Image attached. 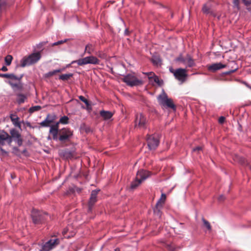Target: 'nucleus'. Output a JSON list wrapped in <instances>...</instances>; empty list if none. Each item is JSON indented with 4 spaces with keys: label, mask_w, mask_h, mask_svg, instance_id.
Instances as JSON below:
<instances>
[{
    "label": "nucleus",
    "mask_w": 251,
    "mask_h": 251,
    "mask_svg": "<svg viewBox=\"0 0 251 251\" xmlns=\"http://www.w3.org/2000/svg\"><path fill=\"white\" fill-rule=\"evenodd\" d=\"M40 52L33 53L27 57H24L21 61V66L24 67L26 66L31 65L36 63L41 58Z\"/></svg>",
    "instance_id": "obj_1"
},
{
    "label": "nucleus",
    "mask_w": 251,
    "mask_h": 251,
    "mask_svg": "<svg viewBox=\"0 0 251 251\" xmlns=\"http://www.w3.org/2000/svg\"><path fill=\"white\" fill-rule=\"evenodd\" d=\"M123 80L130 86L140 85L143 84L142 80L137 78L134 74H130L125 75Z\"/></svg>",
    "instance_id": "obj_2"
},
{
    "label": "nucleus",
    "mask_w": 251,
    "mask_h": 251,
    "mask_svg": "<svg viewBox=\"0 0 251 251\" xmlns=\"http://www.w3.org/2000/svg\"><path fill=\"white\" fill-rule=\"evenodd\" d=\"M176 61L181 62L187 67H192L195 65L194 60L189 54L185 56L181 55L176 59Z\"/></svg>",
    "instance_id": "obj_3"
},
{
    "label": "nucleus",
    "mask_w": 251,
    "mask_h": 251,
    "mask_svg": "<svg viewBox=\"0 0 251 251\" xmlns=\"http://www.w3.org/2000/svg\"><path fill=\"white\" fill-rule=\"evenodd\" d=\"M158 100L160 104L164 106H167L173 109L175 107L172 100L169 99L166 94L164 93L158 96Z\"/></svg>",
    "instance_id": "obj_4"
},
{
    "label": "nucleus",
    "mask_w": 251,
    "mask_h": 251,
    "mask_svg": "<svg viewBox=\"0 0 251 251\" xmlns=\"http://www.w3.org/2000/svg\"><path fill=\"white\" fill-rule=\"evenodd\" d=\"M60 243L58 238L51 239L43 245L40 251H50L55 248Z\"/></svg>",
    "instance_id": "obj_5"
},
{
    "label": "nucleus",
    "mask_w": 251,
    "mask_h": 251,
    "mask_svg": "<svg viewBox=\"0 0 251 251\" xmlns=\"http://www.w3.org/2000/svg\"><path fill=\"white\" fill-rule=\"evenodd\" d=\"M171 72L174 74L175 77L182 83L185 81L187 76V71L186 69L179 68L175 71L171 70Z\"/></svg>",
    "instance_id": "obj_6"
},
{
    "label": "nucleus",
    "mask_w": 251,
    "mask_h": 251,
    "mask_svg": "<svg viewBox=\"0 0 251 251\" xmlns=\"http://www.w3.org/2000/svg\"><path fill=\"white\" fill-rule=\"evenodd\" d=\"M148 146L150 150L155 149L159 145V139L157 135L149 136L147 139Z\"/></svg>",
    "instance_id": "obj_7"
},
{
    "label": "nucleus",
    "mask_w": 251,
    "mask_h": 251,
    "mask_svg": "<svg viewBox=\"0 0 251 251\" xmlns=\"http://www.w3.org/2000/svg\"><path fill=\"white\" fill-rule=\"evenodd\" d=\"M147 123L146 117L142 114L137 115L135 121V127L140 128H144L146 127V125Z\"/></svg>",
    "instance_id": "obj_8"
},
{
    "label": "nucleus",
    "mask_w": 251,
    "mask_h": 251,
    "mask_svg": "<svg viewBox=\"0 0 251 251\" xmlns=\"http://www.w3.org/2000/svg\"><path fill=\"white\" fill-rule=\"evenodd\" d=\"M73 135V132L68 128H63L61 131V134L59 137L60 141L68 140Z\"/></svg>",
    "instance_id": "obj_9"
},
{
    "label": "nucleus",
    "mask_w": 251,
    "mask_h": 251,
    "mask_svg": "<svg viewBox=\"0 0 251 251\" xmlns=\"http://www.w3.org/2000/svg\"><path fill=\"white\" fill-rule=\"evenodd\" d=\"M151 174L150 172L144 170H140L137 173L136 178L142 182L143 181L146 179L151 176Z\"/></svg>",
    "instance_id": "obj_10"
},
{
    "label": "nucleus",
    "mask_w": 251,
    "mask_h": 251,
    "mask_svg": "<svg viewBox=\"0 0 251 251\" xmlns=\"http://www.w3.org/2000/svg\"><path fill=\"white\" fill-rule=\"evenodd\" d=\"M11 137L15 141L18 145L20 146L23 144V140L21 138V134L16 130L13 129L10 130Z\"/></svg>",
    "instance_id": "obj_11"
},
{
    "label": "nucleus",
    "mask_w": 251,
    "mask_h": 251,
    "mask_svg": "<svg viewBox=\"0 0 251 251\" xmlns=\"http://www.w3.org/2000/svg\"><path fill=\"white\" fill-rule=\"evenodd\" d=\"M33 222L34 224H37L43 221V218L40 212L33 210L31 214Z\"/></svg>",
    "instance_id": "obj_12"
},
{
    "label": "nucleus",
    "mask_w": 251,
    "mask_h": 251,
    "mask_svg": "<svg viewBox=\"0 0 251 251\" xmlns=\"http://www.w3.org/2000/svg\"><path fill=\"white\" fill-rule=\"evenodd\" d=\"M58 123L50 126V133L52 135L53 140H57L58 139Z\"/></svg>",
    "instance_id": "obj_13"
},
{
    "label": "nucleus",
    "mask_w": 251,
    "mask_h": 251,
    "mask_svg": "<svg viewBox=\"0 0 251 251\" xmlns=\"http://www.w3.org/2000/svg\"><path fill=\"white\" fill-rule=\"evenodd\" d=\"M226 67V65L222 64L221 63H214L207 66V69L211 72H214L216 71Z\"/></svg>",
    "instance_id": "obj_14"
},
{
    "label": "nucleus",
    "mask_w": 251,
    "mask_h": 251,
    "mask_svg": "<svg viewBox=\"0 0 251 251\" xmlns=\"http://www.w3.org/2000/svg\"><path fill=\"white\" fill-rule=\"evenodd\" d=\"M99 191V190H94L91 192V197L89 201V209L90 210L97 201V196Z\"/></svg>",
    "instance_id": "obj_15"
},
{
    "label": "nucleus",
    "mask_w": 251,
    "mask_h": 251,
    "mask_svg": "<svg viewBox=\"0 0 251 251\" xmlns=\"http://www.w3.org/2000/svg\"><path fill=\"white\" fill-rule=\"evenodd\" d=\"M10 86L14 91H22L23 90V84L21 79L18 80L17 83L14 84L10 82Z\"/></svg>",
    "instance_id": "obj_16"
},
{
    "label": "nucleus",
    "mask_w": 251,
    "mask_h": 251,
    "mask_svg": "<svg viewBox=\"0 0 251 251\" xmlns=\"http://www.w3.org/2000/svg\"><path fill=\"white\" fill-rule=\"evenodd\" d=\"M10 119L14 125L19 127H21V124L19 122V118L15 114H11Z\"/></svg>",
    "instance_id": "obj_17"
},
{
    "label": "nucleus",
    "mask_w": 251,
    "mask_h": 251,
    "mask_svg": "<svg viewBox=\"0 0 251 251\" xmlns=\"http://www.w3.org/2000/svg\"><path fill=\"white\" fill-rule=\"evenodd\" d=\"M100 115L104 120H106L110 119L112 117L113 114L111 112L103 110L100 112Z\"/></svg>",
    "instance_id": "obj_18"
},
{
    "label": "nucleus",
    "mask_w": 251,
    "mask_h": 251,
    "mask_svg": "<svg viewBox=\"0 0 251 251\" xmlns=\"http://www.w3.org/2000/svg\"><path fill=\"white\" fill-rule=\"evenodd\" d=\"M88 64H98L100 63L99 60L94 56H89L86 57Z\"/></svg>",
    "instance_id": "obj_19"
},
{
    "label": "nucleus",
    "mask_w": 251,
    "mask_h": 251,
    "mask_svg": "<svg viewBox=\"0 0 251 251\" xmlns=\"http://www.w3.org/2000/svg\"><path fill=\"white\" fill-rule=\"evenodd\" d=\"M166 199V195L165 194L162 193L161 194L160 199L158 200V201H157V202L156 204V206L157 208L158 207H162V205L164 204V203Z\"/></svg>",
    "instance_id": "obj_20"
},
{
    "label": "nucleus",
    "mask_w": 251,
    "mask_h": 251,
    "mask_svg": "<svg viewBox=\"0 0 251 251\" xmlns=\"http://www.w3.org/2000/svg\"><path fill=\"white\" fill-rule=\"evenodd\" d=\"M75 63H77L79 66H83L88 64L86 57L82 59H79L77 60L73 61L72 62L71 64H74Z\"/></svg>",
    "instance_id": "obj_21"
},
{
    "label": "nucleus",
    "mask_w": 251,
    "mask_h": 251,
    "mask_svg": "<svg viewBox=\"0 0 251 251\" xmlns=\"http://www.w3.org/2000/svg\"><path fill=\"white\" fill-rule=\"evenodd\" d=\"M0 77L11 79H16V76L13 74H0Z\"/></svg>",
    "instance_id": "obj_22"
},
{
    "label": "nucleus",
    "mask_w": 251,
    "mask_h": 251,
    "mask_svg": "<svg viewBox=\"0 0 251 251\" xmlns=\"http://www.w3.org/2000/svg\"><path fill=\"white\" fill-rule=\"evenodd\" d=\"M8 138L9 135L6 132L0 134V144H3L4 141L7 140Z\"/></svg>",
    "instance_id": "obj_23"
},
{
    "label": "nucleus",
    "mask_w": 251,
    "mask_h": 251,
    "mask_svg": "<svg viewBox=\"0 0 251 251\" xmlns=\"http://www.w3.org/2000/svg\"><path fill=\"white\" fill-rule=\"evenodd\" d=\"M94 51V47L92 44H88L86 46L85 52L91 54Z\"/></svg>",
    "instance_id": "obj_24"
},
{
    "label": "nucleus",
    "mask_w": 251,
    "mask_h": 251,
    "mask_svg": "<svg viewBox=\"0 0 251 251\" xmlns=\"http://www.w3.org/2000/svg\"><path fill=\"white\" fill-rule=\"evenodd\" d=\"M26 97L23 94H18L17 95V102L19 104H21L22 103H24L25 101V100L26 99Z\"/></svg>",
    "instance_id": "obj_25"
},
{
    "label": "nucleus",
    "mask_w": 251,
    "mask_h": 251,
    "mask_svg": "<svg viewBox=\"0 0 251 251\" xmlns=\"http://www.w3.org/2000/svg\"><path fill=\"white\" fill-rule=\"evenodd\" d=\"M153 81L155 83L157 84L159 86H161L163 84V80H160L157 76H156L155 75L152 77V81Z\"/></svg>",
    "instance_id": "obj_26"
},
{
    "label": "nucleus",
    "mask_w": 251,
    "mask_h": 251,
    "mask_svg": "<svg viewBox=\"0 0 251 251\" xmlns=\"http://www.w3.org/2000/svg\"><path fill=\"white\" fill-rule=\"evenodd\" d=\"M142 182L140 181L139 179L135 178V180L132 182L131 185V187L132 189H135L137 186H138Z\"/></svg>",
    "instance_id": "obj_27"
},
{
    "label": "nucleus",
    "mask_w": 251,
    "mask_h": 251,
    "mask_svg": "<svg viewBox=\"0 0 251 251\" xmlns=\"http://www.w3.org/2000/svg\"><path fill=\"white\" fill-rule=\"evenodd\" d=\"M69 118L67 116H64L62 117H61L59 121L57 122V123H58V125L60 124H67L68 123Z\"/></svg>",
    "instance_id": "obj_28"
},
{
    "label": "nucleus",
    "mask_w": 251,
    "mask_h": 251,
    "mask_svg": "<svg viewBox=\"0 0 251 251\" xmlns=\"http://www.w3.org/2000/svg\"><path fill=\"white\" fill-rule=\"evenodd\" d=\"M13 57L11 55H7L4 58L5 64L7 66H9L12 62Z\"/></svg>",
    "instance_id": "obj_29"
},
{
    "label": "nucleus",
    "mask_w": 251,
    "mask_h": 251,
    "mask_svg": "<svg viewBox=\"0 0 251 251\" xmlns=\"http://www.w3.org/2000/svg\"><path fill=\"white\" fill-rule=\"evenodd\" d=\"M60 72H61V70L59 69L55 70L53 71H50V72H48V73H47L45 75V76L46 77H50V76L54 75L55 74H56L57 73H59Z\"/></svg>",
    "instance_id": "obj_30"
},
{
    "label": "nucleus",
    "mask_w": 251,
    "mask_h": 251,
    "mask_svg": "<svg viewBox=\"0 0 251 251\" xmlns=\"http://www.w3.org/2000/svg\"><path fill=\"white\" fill-rule=\"evenodd\" d=\"M52 122L51 120L48 119V117L43 122L41 123V125L43 126H49L50 124Z\"/></svg>",
    "instance_id": "obj_31"
},
{
    "label": "nucleus",
    "mask_w": 251,
    "mask_h": 251,
    "mask_svg": "<svg viewBox=\"0 0 251 251\" xmlns=\"http://www.w3.org/2000/svg\"><path fill=\"white\" fill-rule=\"evenodd\" d=\"M73 76V75L72 74H63L59 76V79L63 80H66L69 79L71 77Z\"/></svg>",
    "instance_id": "obj_32"
},
{
    "label": "nucleus",
    "mask_w": 251,
    "mask_h": 251,
    "mask_svg": "<svg viewBox=\"0 0 251 251\" xmlns=\"http://www.w3.org/2000/svg\"><path fill=\"white\" fill-rule=\"evenodd\" d=\"M202 11L205 14H208L210 12V6L207 4L203 5Z\"/></svg>",
    "instance_id": "obj_33"
},
{
    "label": "nucleus",
    "mask_w": 251,
    "mask_h": 251,
    "mask_svg": "<svg viewBox=\"0 0 251 251\" xmlns=\"http://www.w3.org/2000/svg\"><path fill=\"white\" fill-rule=\"evenodd\" d=\"M143 73L148 76V78L150 81H152V77L155 75L154 73L152 72Z\"/></svg>",
    "instance_id": "obj_34"
},
{
    "label": "nucleus",
    "mask_w": 251,
    "mask_h": 251,
    "mask_svg": "<svg viewBox=\"0 0 251 251\" xmlns=\"http://www.w3.org/2000/svg\"><path fill=\"white\" fill-rule=\"evenodd\" d=\"M202 220L204 225L207 228V229L209 230H211V227L210 223L207 221L205 220L204 219H202Z\"/></svg>",
    "instance_id": "obj_35"
},
{
    "label": "nucleus",
    "mask_w": 251,
    "mask_h": 251,
    "mask_svg": "<svg viewBox=\"0 0 251 251\" xmlns=\"http://www.w3.org/2000/svg\"><path fill=\"white\" fill-rule=\"evenodd\" d=\"M41 107L40 106H33V107H31V108H30L29 112L31 113H32L36 111L39 110L40 109H41Z\"/></svg>",
    "instance_id": "obj_36"
},
{
    "label": "nucleus",
    "mask_w": 251,
    "mask_h": 251,
    "mask_svg": "<svg viewBox=\"0 0 251 251\" xmlns=\"http://www.w3.org/2000/svg\"><path fill=\"white\" fill-rule=\"evenodd\" d=\"M22 77H18L16 76V79H11L7 81V82L10 85V82H12L14 84L17 83L18 80L21 79Z\"/></svg>",
    "instance_id": "obj_37"
},
{
    "label": "nucleus",
    "mask_w": 251,
    "mask_h": 251,
    "mask_svg": "<svg viewBox=\"0 0 251 251\" xmlns=\"http://www.w3.org/2000/svg\"><path fill=\"white\" fill-rule=\"evenodd\" d=\"M79 99L83 102L85 103V104L87 106H88L89 105V102L87 99H86L83 96H80L79 97Z\"/></svg>",
    "instance_id": "obj_38"
},
{
    "label": "nucleus",
    "mask_w": 251,
    "mask_h": 251,
    "mask_svg": "<svg viewBox=\"0 0 251 251\" xmlns=\"http://www.w3.org/2000/svg\"><path fill=\"white\" fill-rule=\"evenodd\" d=\"M66 41V40L59 41H58V42H56L52 44V46H57V45H59L62 44H63V43L65 42Z\"/></svg>",
    "instance_id": "obj_39"
},
{
    "label": "nucleus",
    "mask_w": 251,
    "mask_h": 251,
    "mask_svg": "<svg viewBox=\"0 0 251 251\" xmlns=\"http://www.w3.org/2000/svg\"><path fill=\"white\" fill-rule=\"evenodd\" d=\"M225 121V118L224 117L221 116L219 119V123L220 124H223L224 123Z\"/></svg>",
    "instance_id": "obj_40"
},
{
    "label": "nucleus",
    "mask_w": 251,
    "mask_h": 251,
    "mask_svg": "<svg viewBox=\"0 0 251 251\" xmlns=\"http://www.w3.org/2000/svg\"><path fill=\"white\" fill-rule=\"evenodd\" d=\"M243 1L246 5L250 4L251 3V0H243Z\"/></svg>",
    "instance_id": "obj_41"
},
{
    "label": "nucleus",
    "mask_w": 251,
    "mask_h": 251,
    "mask_svg": "<svg viewBox=\"0 0 251 251\" xmlns=\"http://www.w3.org/2000/svg\"><path fill=\"white\" fill-rule=\"evenodd\" d=\"M201 150V147H197L196 148L193 149V151H200Z\"/></svg>",
    "instance_id": "obj_42"
},
{
    "label": "nucleus",
    "mask_w": 251,
    "mask_h": 251,
    "mask_svg": "<svg viewBox=\"0 0 251 251\" xmlns=\"http://www.w3.org/2000/svg\"><path fill=\"white\" fill-rule=\"evenodd\" d=\"M233 3L235 6L238 7L239 3L238 0H233Z\"/></svg>",
    "instance_id": "obj_43"
},
{
    "label": "nucleus",
    "mask_w": 251,
    "mask_h": 251,
    "mask_svg": "<svg viewBox=\"0 0 251 251\" xmlns=\"http://www.w3.org/2000/svg\"><path fill=\"white\" fill-rule=\"evenodd\" d=\"M0 70L4 72H6L8 70L7 67L5 66H3Z\"/></svg>",
    "instance_id": "obj_44"
},
{
    "label": "nucleus",
    "mask_w": 251,
    "mask_h": 251,
    "mask_svg": "<svg viewBox=\"0 0 251 251\" xmlns=\"http://www.w3.org/2000/svg\"><path fill=\"white\" fill-rule=\"evenodd\" d=\"M12 139V138L11 137V136L10 137V136H9V138L7 139V140H8V143L9 144H10L11 143Z\"/></svg>",
    "instance_id": "obj_45"
},
{
    "label": "nucleus",
    "mask_w": 251,
    "mask_h": 251,
    "mask_svg": "<svg viewBox=\"0 0 251 251\" xmlns=\"http://www.w3.org/2000/svg\"><path fill=\"white\" fill-rule=\"evenodd\" d=\"M224 198L223 196H221L219 198V200H224Z\"/></svg>",
    "instance_id": "obj_46"
},
{
    "label": "nucleus",
    "mask_w": 251,
    "mask_h": 251,
    "mask_svg": "<svg viewBox=\"0 0 251 251\" xmlns=\"http://www.w3.org/2000/svg\"><path fill=\"white\" fill-rule=\"evenodd\" d=\"M0 150L2 153H6V151L2 148H0Z\"/></svg>",
    "instance_id": "obj_47"
},
{
    "label": "nucleus",
    "mask_w": 251,
    "mask_h": 251,
    "mask_svg": "<svg viewBox=\"0 0 251 251\" xmlns=\"http://www.w3.org/2000/svg\"><path fill=\"white\" fill-rule=\"evenodd\" d=\"M115 251H120V249H119L117 248V249H116L115 250Z\"/></svg>",
    "instance_id": "obj_48"
},
{
    "label": "nucleus",
    "mask_w": 251,
    "mask_h": 251,
    "mask_svg": "<svg viewBox=\"0 0 251 251\" xmlns=\"http://www.w3.org/2000/svg\"><path fill=\"white\" fill-rule=\"evenodd\" d=\"M66 231L65 230H64V231H63V234H65L66 233Z\"/></svg>",
    "instance_id": "obj_49"
},
{
    "label": "nucleus",
    "mask_w": 251,
    "mask_h": 251,
    "mask_svg": "<svg viewBox=\"0 0 251 251\" xmlns=\"http://www.w3.org/2000/svg\"><path fill=\"white\" fill-rule=\"evenodd\" d=\"M247 86H248L249 88H250V89H251V86H248V85H247Z\"/></svg>",
    "instance_id": "obj_50"
},
{
    "label": "nucleus",
    "mask_w": 251,
    "mask_h": 251,
    "mask_svg": "<svg viewBox=\"0 0 251 251\" xmlns=\"http://www.w3.org/2000/svg\"><path fill=\"white\" fill-rule=\"evenodd\" d=\"M153 63H155V61L154 60H153Z\"/></svg>",
    "instance_id": "obj_51"
}]
</instances>
